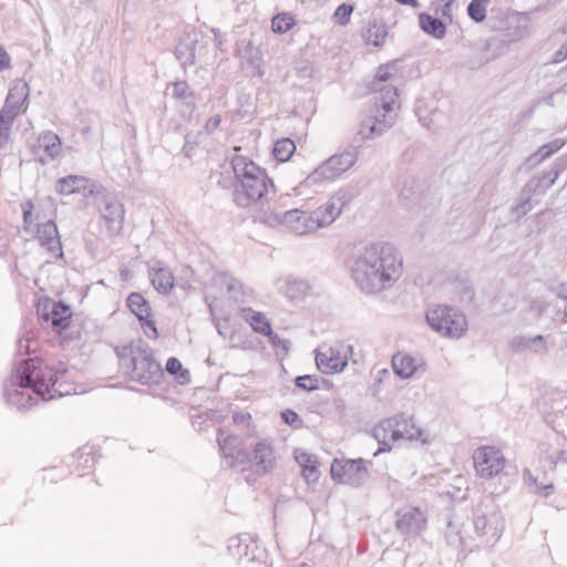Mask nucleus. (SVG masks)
I'll return each instance as SVG.
<instances>
[{"label": "nucleus", "instance_id": "f257e3e1", "mask_svg": "<svg viewBox=\"0 0 567 567\" xmlns=\"http://www.w3.org/2000/svg\"><path fill=\"white\" fill-rule=\"evenodd\" d=\"M69 367L60 362L53 370L38 357L22 359L4 383L6 402L19 411L28 410L39 399L44 401L71 393Z\"/></svg>", "mask_w": 567, "mask_h": 567}, {"label": "nucleus", "instance_id": "f03ea898", "mask_svg": "<svg viewBox=\"0 0 567 567\" xmlns=\"http://www.w3.org/2000/svg\"><path fill=\"white\" fill-rule=\"evenodd\" d=\"M351 278L364 295H378L392 288L403 272L399 249L388 241L364 246L353 256Z\"/></svg>", "mask_w": 567, "mask_h": 567}, {"label": "nucleus", "instance_id": "7ed1b4c3", "mask_svg": "<svg viewBox=\"0 0 567 567\" xmlns=\"http://www.w3.org/2000/svg\"><path fill=\"white\" fill-rule=\"evenodd\" d=\"M391 73H375L373 80L368 82L355 92L357 96H364L371 92H379L375 97L374 110L365 114L358 124L357 134L361 141L373 140L389 131L394 122L396 114L395 107L399 106L398 87L388 84Z\"/></svg>", "mask_w": 567, "mask_h": 567}, {"label": "nucleus", "instance_id": "20e7f679", "mask_svg": "<svg viewBox=\"0 0 567 567\" xmlns=\"http://www.w3.org/2000/svg\"><path fill=\"white\" fill-rule=\"evenodd\" d=\"M73 203L83 209L95 207L101 215V230L109 238L121 234L124 226V205L100 183L84 176L73 175Z\"/></svg>", "mask_w": 567, "mask_h": 567}, {"label": "nucleus", "instance_id": "39448f33", "mask_svg": "<svg viewBox=\"0 0 567 567\" xmlns=\"http://www.w3.org/2000/svg\"><path fill=\"white\" fill-rule=\"evenodd\" d=\"M231 167L237 179L234 186V203L241 208L256 204L268 203L270 194L276 193L274 181L261 168L246 156L236 155Z\"/></svg>", "mask_w": 567, "mask_h": 567}, {"label": "nucleus", "instance_id": "423d86ee", "mask_svg": "<svg viewBox=\"0 0 567 567\" xmlns=\"http://www.w3.org/2000/svg\"><path fill=\"white\" fill-rule=\"evenodd\" d=\"M121 365L128 378L142 385L159 383L163 369L154 358V351L143 339L132 340L128 344L115 349Z\"/></svg>", "mask_w": 567, "mask_h": 567}, {"label": "nucleus", "instance_id": "0eeeda50", "mask_svg": "<svg viewBox=\"0 0 567 567\" xmlns=\"http://www.w3.org/2000/svg\"><path fill=\"white\" fill-rule=\"evenodd\" d=\"M37 313L41 326L51 329L62 348H68L71 342V307L63 301L42 297L37 305Z\"/></svg>", "mask_w": 567, "mask_h": 567}, {"label": "nucleus", "instance_id": "6e6552de", "mask_svg": "<svg viewBox=\"0 0 567 567\" xmlns=\"http://www.w3.org/2000/svg\"><path fill=\"white\" fill-rule=\"evenodd\" d=\"M216 48V38L212 40L196 30H189L178 38L174 54L183 69L196 62L199 63V69H204L208 65L209 55L215 53Z\"/></svg>", "mask_w": 567, "mask_h": 567}, {"label": "nucleus", "instance_id": "1a4fd4ad", "mask_svg": "<svg viewBox=\"0 0 567 567\" xmlns=\"http://www.w3.org/2000/svg\"><path fill=\"white\" fill-rule=\"evenodd\" d=\"M426 322L443 338L458 340L468 330L466 316L458 308L449 305H433L425 313Z\"/></svg>", "mask_w": 567, "mask_h": 567}, {"label": "nucleus", "instance_id": "9d476101", "mask_svg": "<svg viewBox=\"0 0 567 567\" xmlns=\"http://www.w3.org/2000/svg\"><path fill=\"white\" fill-rule=\"evenodd\" d=\"M415 115L429 131L436 132L450 123L451 102L447 97L422 96L416 100Z\"/></svg>", "mask_w": 567, "mask_h": 567}, {"label": "nucleus", "instance_id": "9b49d317", "mask_svg": "<svg viewBox=\"0 0 567 567\" xmlns=\"http://www.w3.org/2000/svg\"><path fill=\"white\" fill-rule=\"evenodd\" d=\"M359 153V145L348 144L342 151L322 162L307 179L313 183L334 181L357 163Z\"/></svg>", "mask_w": 567, "mask_h": 567}, {"label": "nucleus", "instance_id": "f8f14e48", "mask_svg": "<svg viewBox=\"0 0 567 567\" xmlns=\"http://www.w3.org/2000/svg\"><path fill=\"white\" fill-rule=\"evenodd\" d=\"M330 474L333 481L352 487H361L370 478L367 462L362 458L334 460L331 464Z\"/></svg>", "mask_w": 567, "mask_h": 567}, {"label": "nucleus", "instance_id": "ddd939ff", "mask_svg": "<svg viewBox=\"0 0 567 567\" xmlns=\"http://www.w3.org/2000/svg\"><path fill=\"white\" fill-rule=\"evenodd\" d=\"M307 216H309L308 212H303L298 208L289 209L284 213L272 209L269 213L265 212L256 219L270 227L284 225L290 228L295 234L302 236L312 233L310 227H308V225L310 226V223L306 220L308 219Z\"/></svg>", "mask_w": 567, "mask_h": 567}, {"label": "nucleus", "instance_id": "4468645a", "mask_svg": "<svg viewBox=\"0 0 567 567\" xmlns=\"http://www.w3.org/2000/svg\"><path fill=\"white\" fill-rule=\"evenodd\" d=\"M476 473L482 478H492L505 466V457L501 450L494 446H481L473 453Z\"/></svg>", "mask_w": 567, "mask_h": 567}, {"label": "nucleus", "instance_id": "2eb2a0df", "mask_svg": "<svg viewBox=\"0 0 567 567\" xmlns=\"http://www.w3.org/2000/svg\"><path fill=\"white\" fill-rule=\"evenodd\" d=\"M61 138L52 131L41 133L35 144L32 145V154L42 165L55 159L61 154Z\"/></svg>", "mask_w": 567, "mask_h": 567}, {"label": "nucleus", "instance_id": "dca6fc26", "mask_svg": "<svg viewBox=\"0 0 567 567\" xmlns=\"http://www.w3.org/2000/svg\"><path fill=\"white\" fill-rule=\"evenodd\" d=\"M426 526V516L417 507H405L396 511V529L409 536L417 535Z\"/></svg>", "mask_w": 567, "mask_h": 567}, {"label": "nucleus", "instance_id": "f3484780", "mask_svg": "<svg viewBox=\"0 0 567 567\" xmlns=\"http://www.w3.org/2000/svg\"><path fill=\"white\" fill-rule=\"evenodd\" d=\"M317 368L326 374L341 372L348 365L347 354H342L339 347H329L316 354Z\"/></svg>", "mask_w": 567, "mask_h": 567}, {"label": "nucleus", "instance_id": "a211bd4d", "mask_svg": "<svg viewBox=\"0 0 567 567\" xmlns=\"http://www.w3.org/2000/svg\"><path fill=\"white\" fill-rule=\"evenodd\" d=\"M563 169V167L555 163L548 171H544L540 175L533 176L523 186L525 193L533 196L544 195L556 183Z\"/></svg>", "mask_w": 567, "mask_h": 567}, {"label": "nucleus", "instance_id": "6ab92c4d", "mask_svg": "<svg viewBox=\"0 0 567 567\" xmlns=\"http://www.w3.org/2000/svg\"><path fill=\"white\" fill-rule=\"evenodd\" d=\"M275 465L274 451L269 443L260 441L256 443L251 452V465L250 467L258 475L268 473Z\"/></svg>", "mask_w": 567, "mask_h": 567}, {"label": "nucleus", "instance_id": "aec40b11", "mask_svg": "<svg viewBox=\"0 0 567 567\" xmlns=\"http://www.w3.org/2000/svg\"><path fill=\"white\" fill-rule=\"evenodd\" d=\"M388 426L393 427L391 440L396 442L400 440L412 441L420 434V430L414 425L412 417H408L405 414H396L389 417Z\"/></svg>", "mask_w": 567, "mask_h": 567}, {"label": "nucleus", "instance_id": "412c9836", "mask_svg": "<svg viewBox=\"0 0 567 567\" xmlns=\"http://www.w3.org/2000/svg\"><path fill=\"white\" fill-rule=\"evenodd\" d=\"M508 51V42L498 38L492 37L487 39L482 47L477 50V59L481 62H489Z\"/></svg>", "mask_w": 567, "mask_h": 567}, {"label": "nucleus", "instance_id": "4be33fe9", "mask_svg": "<svg viewBox=\"0 0 567 567\" xmlns=\"http://www.w3.org/2000/svg\"><path fill=\"white\" fill-rule=\"evenodd\" d=\"M29 96V85L24 80H16L9 87L7 99L4 101L6 107L20 112L24 102Z\"/></svg>", "mask_w": 567, "mask_h": 567}, {"label": "nucleus", "instance_id": "5701e85b", "mask_svg": "<svg viewBox=\"0 0 567 567\" xmlns=\"http://www.w3.org/2000/svg\"><path fill=\"white\" fill-rule=\"evenodd\" d=\"M353 194L350 189H339L327 203L320 207L328 215H332L333 221L341 215L344 207L352 200Z\"/></svg>", "mask_w": 567, "mask_h": 567}, {"label": "nucleus", "instance_id": "b1692460", "mask_svg": "<svg viewBox=\"0 0 567 567\" xmlns=\"http://www.w3.org/2000/svg\"><path fill=\"white\" fill-rule=\"evenodd\" d=\"M511 348L516 352L532 350L539 353L547 350L545 337L542 334L536 337L516 336L511 341Z\"/></svg>", "mask_w": 567, "mask_h": 567}, {"label": "nucleus", "instance_id": "393cba45", "mask_svg": "<svg viewBox=\"0 0 567 567\" xmlns=\"http://www.w3.org/2000/svg\"><path fill=\"white\" fill-rule=\"evenodd\" d=\"M37 237L41 245L48 246V249L54 251L55 248L60 250L59 256H62L61 245L59 240V233L56 225L49 220L38 226Z\"/></svg>", "mask_w": 567, "mask_h": 567}, {"label": "nucleus", "instance_id": "a878e982", "mask_svg": "<svg viewBox=\"0 0 567 567\" xmlns=\"http://www.w3.org/2000/svg\"><path fill=\"white\" fill-rule=\"evenodd\" d=\"M419 25L424 33L437 40L443 39L446 34L445 23L427 12H421L419 14Z\"/></svg>", "mask_w": 567, "mask_h": 567}, {"label": "nucleus", "instance_id": "bb28decb", "mask_svg": "<svg viewBox=\"0 0 567 567\" xmlns=\"http://www.w3.org/2000/svg\"><path fill=\"white\" fill-rule=\"evenodd\" d=\"M150 278L153 287L162 295H168L174 287V275L166 267L152 268Z\"/></svg>", "mask_w": 567, "mask_h": 567}, {"label": "nucleus", "instance_id": "cd10ccee", "mask_svg": "<svg viewBox=\"0 0 567 567\" xmlns=\"http://www.w3.org/2000/svg\"><path fill=\"white\" fill-rule=\"evenodd\" d=\"M391 364L393 372L401 379H409L416 371L415 359L408 353H395L392 357Z\"/></svg>", "mask_w": 567, "mask_h": 567}, {"label": "nucleus", "instance_id": "c85d7f7f", "mask_svg": "<svg viewBox=\"0 0 567 567\" xmlns=\"http://www.w3.org/2000/svg\"><path fill=\"white\" fill-rule=\"evenodd\" d=\"M389 417L385 420L380 421L373 429H372V435L379 443V449L374 453V456H377L380 453L389 452L391 451V434L393 431V427L388 426Z\"/></svg>", "mask_w": 567, "mask_h": 567}, {"label": "nucleus", "instance_id": "c756f323", "mask_svg": "<svg viewBox=\"0 0 567 567\" xmlns=\"http://www.w3.org/2000/svg\"><path fill=\"white\" fill-rule=\"evenodd\" d=\"M126 305L137 320L152 317L150 302L140 292H131L126 299Z\"/></svg>", "mask_w": 567, "mask_h": 567}, {"label": "nucleus", "instance_id": "7c9ffc66", "mask_svg": "<svg viewBox=\"0 0 567 567\" xmlns=\"http://www.w3.org/2000/svg\"><path fill=\"white\" fill-rule=\"evenodd\" d=\"M76 461L75 470L80 476L84 475V471L91 470L95 464V451L92 445H84L79 447L76 453H73V461Z\"/></svg>", "mask_w": 567, "mask_h": 567}, {"label": "nucleus", "instance_id": "2f4dec72", "mask_svg": "<svg viewBox=\"0 0 567 567\" xmlns=\"http://www.w3.org/2000/svg\"><path fill=\"white\" fill-rule=\"evenodd\" d=\"M293 383L296 388L307 392L316 391L321 388L329 389L331 386L330 381L312 374L299 375L295 378Z\"/></svg>", "mask_w": 567, "mask_h": 567}, {"label": "nucleus", "instance_id": "473e14b6", "mask_svg": "<svg viewBox=\"0 0 567 567\" xmlns=\"http://www.w3.org/2000/svg\"><path fill=\"white\" fill-rule=\"evenodd\" d=\"M565 145V141L561 138H555L549 143L542 145L534 154L528 158V162L533 165H537L543 161L549 158L556 152H558Z\"/></svg>", "mask_w": 567, "mask_h": 567}, {"label": "nucleus", "instance_id": "72a5a7b5", "mask_svg": "<svg viewBox=\"0 0 567 567\" xmlns=\"http://www.w3.org/2000/svg\"><path fill=\"white\" fill-rule=\"evenodd\" d=\"M297 461L302 466V475L305 480L310 483H315L319 480L318 462L312 460V456L308 453H300L296 456Z\"/></svg>", "mask_w": 567, "mask_h": 567}, {"label": "nucleus", "instance_id": "f704fd0d", "mask_svg": "<svg viewBox=\"0 0 567 567\" xmlns=\"http://www.w3.org/2000/svg\"><path fill=\"white\" fill-rule=\"evenodd\" d=\"M244 311H248V315H246L245 318L250 323L254 331L264 336L271 334V324L264 313L254 311L251 309H244Z\"/></svg>", "mask_w": 567, "mask_h": 567}, {"label": "nucleus", "instance_id": "c9c22d12", "mask_svg": "<svg viewBox=\"0 0 567 567\" xmlns=\"http://www.w3.org/2000/svg\"><path fill=\"white\" fill-rule=\"evenodd\" d=\"M215 281L218 285L226 286L227 292L229 295L230 299H234L235 301H238L240 297L243 296V285L240 281L231 277L230 275L226 272L218 274L215 277Z\"/></svg>", "mask_w": 567, "mask_h": 567}, {"label": "nucleus", "instance_id": "e433bc0d", "mask_svg": "<svg viewBox=\"0 0 567 567\" xmlns=\"http://www.w3.org/2000/svg\"><path fill=\"white\" fill-rule=\"evenodd\" d=\"M388 35V29L384 23H378L374 21L373 23H369V27L363 34L365 41L370 44L379 47L384 43V40Z\"/></svg>", "mask_w": 567, "mask_h": 567}, {"label": "nucleus", "instance_id": "4c0bfd02", "mask_svg": "<svg viewBox=\"0 0 567 567\" xmlns=\"http://www.w3.org/2000/svg\"><path fill=\"white\" fill-rule=\"evenodd\" d=\"M539 202L533 199V195L526 194L525 189L522 188L517 198L516 205L512 208V214L516 216V220L524 217L529 210H532Z\"/></svg>", "mask_w": 567, "mask_h": 567}, {"label": "nucleus", "instance_id": "58836bf2", "mask_svg": "<svg viewBox=\"0 0 567 567\" xmlns=\"http://www.w3.org/2000/svg\"><path fill=\"white\" fill-rule=\"evenodd\" d=\"M296 152L295 142L289 137L276 141L272 150L275 158L279 162H287Z\"/></svg>", "mask_w": 567, "mask_h": 567}, {"label": "nucleus", "instance_id": "ea45409f", "mask_svg": "<svg viewBox=\"0 0 567 567\" xmlns=\"http://www.w3.org/2000/svg\"><path fill=\"white\" fill-rule=\"evenodd\" d=\"M307 218L308 219L306 220L310 223L309 227L312 233L333 223L332 215H328L324 210H322L320 206L317 209L310 212Z\"/></svg>", "mask_w": 567, "mask_h": 567}, {"label": "nucleus", "instance_id": "a19ab883", "mask_svg": "<svg viewBox=\"0 0 567 567\" xmlns=\"http://www.w3.org/2000/svg\"><path fill=\"white\" fill-rule=\"evenodd\" d=\"M523 478L528 486L534 487V493L542 494L547 497L554 492L553 483L544 484L538 482L537 477H535L528 468L523 471Z\"/></svg>", "mask_w": 567, "mask_h": 567}, {"label": "nucleus", "instance_id": "79ce46f5", "mask_svg": "<svg viewBox=\"0 0 567 567\" xmlns=\"http://www.w3.org/2000/svg\"><path fill=\"white\" fill-rule=\"evenodd\" d=\"M165 369L179 383L188 382L190 379L189 371L183 369L182 362L175 357L168 358Z\"/></svg>", "mask_w": 567, "mask_h": 567}, {"label": "nucleus", "instance_id": "37998d69", "mask_svg": "<svg viewBox=\"0 0 567 567\" xmlns=\"http://www.w3.org/2000/svg\"><path fill=\"white\" fill-rule=\"evenodd\" d=\"M295 25V19L289 13H278L271 20V29L275 33H286Z\"/></svg>", "mask_w": 567, "mask_h": 567}, {"label": "nucleus", "instance_id": "c03bdc74", "mask_svg": "<svg viewBox=\"0 0 567 567\" xmlns=\"http://www.w3.org/2000/svg\"><path fill=\"white\" fill-rule=\"evenodd\" d=\"M488 0H472L467 6V14L475 22H483L486 18Z\"/></svg>", "mask_w": 567, "mask_h": 567}, {"label": "nucleus", "instance_id": "a18cd8bd", "mask_svg": "<svg viewBox=\"0 0 567 567\" xmlns=\"http://www.w3.org/2000/svg\"><path fill=\"white\" fill-rule=\"evenodd\" d=\"M217 442L219 445V450L225 457L233 456V452L235 451V445L237 443V437L234 435H225L223 431L218 432Z\"/></svg>", "mask_w": 567, "mask_h": 567}, {"label": "nucleus", "instance_id": "49530a36", "mask_svg": "<svg viewBox=\"0 0 567 567\" xmlns=\"http://www.w3.org/2000/svg\"><path fill=\"white\" fill-rule=\"evenodd\" d=\"M281 420L284 423L290 425L291 427L298 430L303 426V420L291 409H286L280 413Z\"/></svg>", "mask_w": 567, "mask_h": 567}, {"label": "nucleus", "instance_id": "de8ad7c7", "mask_svg": "<svg viewBox=\"0 0 567 567\" xmlns=\"http://www.w3.org/2000/svg\"><path fill=\"white\" fill-rule=\"evenodd\" d=\"M172 94L177 100H187L193 96L189 86L185 81H176L172 84Z\"/></svg>", "mask_w": 567, "mask_h": 567}, {"label": "nucleus", "instance_id": "09e8293b", "mask_svg": "<svg viewBox=\"0 0 567 567\" xmlns=\"http://www.w3.org/2000/svg\"><path fill=\"white\" fill-rule=\"evenodd\" d=\"M353 12V6L348 3L340 4L336 12L334 18L341 25H346L350 21L351 13Z\"/></svg>", "mask_w": 567, "mask_h": 567}, {"label": "nucleus", "instance_id": "8fccbe9b", "mask_svg": "<svg viewBox=\"0 0 567 567\" xmlns=\"http://www.w3.org/2000/svg\"><path fill=\"white\" fill-rule=\"evenodd\" d=\"M414 187L415 181H412L411 186L408 183H405L404 186L402 187L400 198L401 202L406 206L419 197V193L414 190Z\"/></svg>", "mask_w": 567, "mask_h": 567}, {"label": "nucleus", "instance_id": "3c124183", "mask_svg": "<svg viewBox=\"0 0 567 567\" xmlns=\"http://www.w3.org/2000/svg\"><path fill=\"white\" fill-rule=\"evenodd\" d=\"M19 112L11 110L9 107L2 106L0 110V127L11 128L14 122L16 116Z\"/></svg>", "mask_w": 567, "mask_h": 567}, {"label": "nucleus", "instance_id": "603ef678", "mask_svg": "<svg viewBox=\"0 0 567 567\" xmlns=\"http://www.w3.org/2000/svg\"><path fill=\"white\" fill-rule=\"evenodd\" d=\"M138 322H140L141 327L143 328L144 333L150 339H157L158 332H157L156 323L151 317L138 320Z\"/></svg>", "mask_w": 567, "mask_h": 567}, {"label": "nucleus", "instance_id": "864d4df0", "mask_svg": "<svg viewBox=\"0 0 567 567\" xmlns=\"http://www.w3.org/2000/svg\"><path fill=\"white\" fill-rule=\"evenodd\" d=\"M230 457L234 458L233 465L235 463L243 465V470H246V465H251V453L247 451L238 450L236 454L233 453V456Z\"/></svg>", "mask_w": 567, "mask_h": 567}, {"label": "nucleus", "instance_id": "5fc2aeb1", "mask_svg": "<svg viewBox=\"0 0 567 567\" xmlns=\"http://www.w3.org/2000/svg\"><path fill=\"white\" fill-rule=\"evenodd\" d=\"M55 189L62 195L71 194V175H66L56 182Z\"/></svg>", "mask_w": 567, "mask_h": 567}, {"label": "nucleus", "instance_id": "6e6d98bb", "mask_svg": "<svg viewBox=\"0 0 567 567\" xmlns=\"http://www.w3.org/2000/svg\"><path fill=\"white\" fill-rule=\"evenodd\" d=\"M266 337H268L269 339V342L275 347V348H281L282 350L285 351H288L289 350V347H290V342L288 340H285V339H281L277 333H275L274 331L271 332V334H266Z\"/></svg>", "mask_w": 567, "mask_h": 567}, {"label": "nucleus", "instance_id": "4d7b16f0", "mask_svg": "<svg viewBox=\"0 0 567 567\" xmlns=\"http://www.w3.org/2000/svg\"><path fill=\"white\" fill-rule=\"evenodd\" d=\"M31 338L28 336V337H24L22 336L21 338H19V340L17 341V354L18 355H24V354H29L30 353V342H31Z\"/></svg>", "mask_w": 567, "mask_h": 567}, {"label": "nucleus", "instance_id": "13d9d810", "mask_svg": "<svg viewBox=\"0 0 567 567\" xmlns=\"http://www.w3.org/2000/svg\"><path fill=\"white\" fill-rule=\"evenodd\" d=\"M233 421L235 424L248 426L251 421V414L246 411H236L233 413Z\"/></svg>", "mask_w": 567, "mask_h": 567}, {"label": "nucleus", "instance_id": "bf43d9fd", "mask_svg": "<svg viewBox=\"0 0 567 567\" xmlns=\"http://www.w3.org/2000/svg\"><path fill=\"white\" fill-rule=\"evenodd\" d=\"M443 4L440 6L439 9H436V13H441L442 17L449 19L452 21V6L454 0H442Z\"/></svg>", "mask_w": 567, "mask_h": 567}, {"label": "nucleus", "instance_id": "052dcab7", "mask_svg": "<svg viewBox=\"0 0 567 567\" xmlns=\"http://www.w3.org/2000/svg\"><path fill=\"white\" fill-rule=\"evenodd\" d=\"M22 213H23V221L27 225L32 224V210L33 204L30 200H27L21 204Z\"/></svg>", "mask_w": 567, "mask_h": 567}, {"label": "nucleus", "instance_id": "680f3d73", "mask_svg": "<svg viewBox=\"0 0 567 567\" xmlns=\"http://www.w3.org/2000/svg\"><path fill=\"white\" fill-rule=\"evenodd\" d=\"M475 530L478 535L487 534V518L485 515L477 516L474 520Z\"/></svg>", "mask_w": 567, "mask_h": 567}, {"label": "nucleus", "instance_id": "e2e57ef3", "mask_svg": "<svg viewBox=\"0 0 567 567\" xmlns=\"http://www.w3.org/2000/svg\"><path fill=\"white\" fill-rule=\"evenodd\" d=\"M221 118L218 114L210 116L205 124V130L207 134L213 133L219 126Z\"/></svg>", "mask_w": 567, "mask_h": 567}, {"label": "nucleus", "instance_id": "0e129e2a", "mask_svg": "<svg viewBox=\"0 0 567 567\" xmlns=\"http://www.w3.org/2000/svg\"><path fill=\"white\" fill-rule=\"evenodd\" d=\"M11 58L6 49L0 45V71L10 68Z\"/></svg>", "mask_w": 567, "mask_h": 567}, {"label": "nucleus", "instance_id": "69168bd1", "mask_svg": "<svg viewBox=\"0 0 567 567\" xmlns=\"http://www.w3.org/2000/svg\"><path fill=\"white\" fill-rule=\"evenodd\" d=\"M10 131L8 127H0V148H6L10 140Z\"/></svg>", "mask_w": 567, "mask_h": 567}, {"label": "nucleus", "instance_id": "338daca9", "mask_svg": "<svg viewBox=\"0 0 567 567\" xmlns=\"http://www.w3.org/2000/svg\"><path fill=\"white\" fill-rule=\"evenodd\" d=\"M553 291L556 293L558 298L567 300V284L561 282L553 288Z\"/></svg>", "mask_w": 567, "mask_h": 567}, {"label": "nucleus", "instance_id": "774afa93", "mask_svg": "<svg viewBox=\"0 0 567 567\" xmlns=\"http://www.w3.org/2000/svg\"><path fill=\"white\" fill-rule=\"evenodd\" d=\"M565 59H567V56H565V52L560 48L558 51L555 52L554 58H553V62L559 63V62H563Z\"/></svg>", "mask_w": 567, "mask_h": 567}]
</instances>
